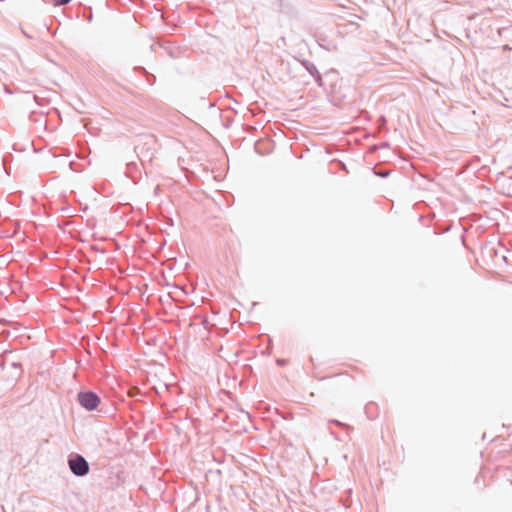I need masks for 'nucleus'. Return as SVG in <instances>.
Masks as SVG:
<instances>
[{
    "mask_svg": "<svg viewBox=\"0 0 512 512\" xmlns=\"http://www.w3.org/2000/svg\"><path fill=\"white\" fill-rule=\"evenodd\" d=\"M70 0H54L55 4L56 5H65L69 2Z\"/></svg>",
    "mask_w": 512,
    "mask_h": 512,
    "instance_id": "7ed1b4c3",
    "label": "nucleus"
},
{
    "mask_svg": "<svg viewBox=\"0 0 512 512\" xmlns=\"http://www.w3.org/2000/svg\"><path fill=\"white\" fill-rule=\"evenodd\" d=\"M80 404L88 410H93L99 403L97 395L91 392L80 393L78 396Z\"/></svg>",
    "mask_w": 512,
    "mask_h": 512,
    "instance_id": "f03ea898",
    "label": "nucleus"
},
{
    "mask_svg": "<svg viewBox=\"0 0 512 512\" xmlns=\"http://www.w3.org/2000/svg\"><path fill=\"white\" fill-rule=\"evenodd\" d=\"M69 467L78 476H84L89 470L87 461L79 455L69 460Z\"/></svg>",
    "mask_w": 512,
    "mask_h": 512,
    "instance_id": "f257e3e1",
    "label": "nucleus"
}]
</instances>
